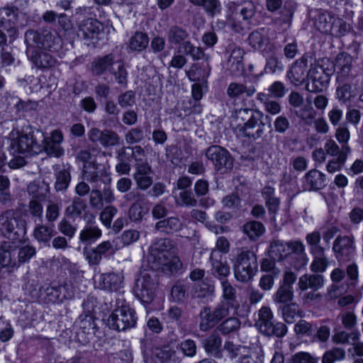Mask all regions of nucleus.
<instances>
[{
  "mask_svg": "<svg viewBox=\"0 0 363 363\" xmlns=\"http://www.w3.org/2000/svg\"><path fill=\"white\" fill-rule=\"evenodd\" d=\"M4 16H12L13 18L18 21L21 27L29 25L33 20L28 11L20 10L16 6H11L2 9L0 11V26H4Z\"/></svg>",
  "mask_w": 363,
  "mask_h": 363,
  "instance_id": "393cba45",
  "label": "nucleus"
},
{
  "mask_svg": "<svg viewBox=\"0 0 363 363\" xmlns=\"http://www.w3.org/2000/svg\"><path fill=\"white\" fill-rule=\"evenodd\" d=\"M203 345L207 353L216 358L222 357V339L216 331H214L203 340Z\"/></svg>",
  "mask_w": 363,
  "mask_h": 363,
  "instance_id": "2f4dec72",
  "label": "nucleus"
},
{
  "mask_svg": "<svg viewBox=\"0 0 363 363\" xmlns=\"http://www.w3.org/2000/svg\"><path fill=\"white\" fill-rule=\"evenodd\" d=\"M135 172L133 178L135 181L137 187L143 191L149 189L152 183L153 179L150 176L152 169L147 162L136 163L135 164Z\"/></svg>",
  "mask_w": 363,
  "mask_h": 363,
  "instance_id": "412c9836",
  "label": "nucleus"
},
{
  "mask_svg": "<svg viewBox=\"0 0 363 363\" xmlns=\"http://www.w3.org/2000/svg\"><path fill=\"white\" fill-rule=\"evenodd\" d=\"M281 313L286 323H292L298 314V306L295 303L286 304L281 308Z\"/></svg>",
  "mask_w": 363,
  "mask_h": 363,
  "instance_id": "052dcab7",
  "label": "nucleus"
},
{
  "mask_svg": "<svg viewBox=\"0 0 363 363\" xmlns=\"http://www.w3.org/2000/svg\"><path fill=\"white\" fill-rule=\"evenodd\" d=\"M206 157L211 160L215 170L225 174L233 167V159L230 152L220 145H211L206 151Z\"/></svg>",
  "mask_w": 363,
  "mask_h": 363,
  "instance_id": "4468645a",
  "label": "nucleus"
},
{
  "mask_svg": "<svg viewBox=\"0 0 363 363\" xmlns=\"http://www.w3.org/2000/svg\"><path fill=\"white\" fill-rule=\"evenodd\" d=\"M53 226L38 224L33 230V236L39 242H48L55 235Z\"/></svg>",
  "mask_w": 363,
  "mask_h": 363,
  "instance_id": "c03bdc74",
  "label": "nucleus"
},
{
  "mask_svg": "<svg viewBox=\"0 0 363 363\" xmlns=\"http://www.w3.org/2000/svg\"><path fill=\"white\" fill-rule=\"evenodd\" d=\"M107 176L106 171L103 165L91 161L83 167V177L87 182L96 184L98 182H104Z\"/></svg>",
  "mask_w": 363,
  "mask_h": 363,
  "instance_id": "bb28decb",
  "label": "nucleus"
},
{
  "mask_svg": "<svg viewBox=\"0 0 363 363\" xmlns=\"http://www.w3.org/2000/svg\"><path fill=\"white\" fill-rule=\"evenodd\" d=\"M257 256L250 250H242L237 254L233 262L235 279L242 283L251 281L257 272Z\"/></svg>",
  "mask_w": 363,
  "mask_h": 363,
  "instance_id": "39448f33",
  "label": "nucleus"
},
{
  "mask_svg": "<svg viewBox=\"0 0 363 363\" xmlns=\"http://www.w3.org/2000/svg\"><path fill=\"white\" fill-rule=\"evenodd\" d=\"M125 139L130 145L140 143L144 139L143 130L139 127L131 128L125 134Z\"/></svg>",
  "mask_w": 363,
  "mask_h": 363,
  "instance_id": "69168bd1",
  "label": "nucleus"
},
{
  "mask_svg": "<svg viewBox=\"0 0 363 363\" xmlns=\"http://www.w3.org/2000/svg\"><path fill=\"white\" fill-rule=\"evenodd\" d=\"M113 245L110 241H104L96 247H84L83 254L91 267L95 268L100 264L102 256L109 252H113Z\"/></svg>",
  "mask_w": 363,
  "mask_h": 363,
  "instance_id": "6ab92c4d",
  "label": "nucleus"
},
{
  "mask_svg": "<svg viewBox=\"0 0 363 363\" xmlns=\"http://www.w3.org/2000/svg\"><path fill=\"white\" fill-rule=\"evenodd\" d=\"M104 139L103 147L106 148L118 145L121 141V137L116 132L108 129H105Z\"/></svg>",
  "mask_w": 363,
  "mask_h": 363,
  "instance_id": "0e129e2a",
  "label": "nucleus"
},
{
  "mask_svg": "<svg viewBox=\"0 0 363 363\" xmlns=\"http://www.w3.org/2000/svg\"><path fill=\"white\" fill-rule=\"evenodd\" d=\"M102 30V24L96 18H89L82 21L79 24V35L86 40L98 38Z\"/></svg>",
  "mask_w": 363,
  "mask_h": 363,
  "instance_id": "4be33fe9",
  "label": "nucleus"
},
{
  "mask_svg": "<svg viewBox=\"0 0 363 363\" xmlns=\"http://www.w3.org/2000/svg\"><path fill=\"white\" fill-rule=\"evenodd\" d=\"M150 38L147 33L136 31L129 40L128 48L131 51L142 52L149 44Z\"/></svg>",
  "mask_w": 363,
  "mask_h": 363,
  "instance_id": "58836bf2",
  "label": "nucleus"
},
{
  "mask_svg": "<svg viewBox=\"0 0 363 363\" xmlns=\"http://www.w3.org/2000/svg\"><path fill=\"white\" fill-rule=\"evenodd\" d=\"M118 209L113 206H107L100 213V220L107 228L111 225L112 219L117 213Z\"/></svg>",
  "mask_w": 363,
  "mask_h": 363,
  "instance_id": "338daca9",
  "label": "nucleus"
},
{
  "mask_svg": "<svg viewBox=\"0 0 363 363\" xmlns=\"http://www.w3.org/2000/svg\"><path fill=\"white\" fill-rule=\"evenodd\" d=\"M230 55L229 56L227 67L232 73H236L242 69V58L244 51L239 47L230 46Z\"/></svg>",
  "mask_w": 363,
  "mask_h": 363,
  "instance_id": "f704fd0d",
  "label": "nucleus"
},
{
  "mask_svg": "<svg viewBox=\"0 0 363 363\" xmlns=\"http://www.w3.org/2000/svg\"><path fill=\"white\" fill-rule=\"evenodd\" d=\"M324 281V277L322 274L318 273L311 274H305L299 277L298 287V289L302 291L308 289L317 291L323 286Z\"/></svg>",
  "mask_w": 363,
  "mask_h": 363,
  "instance_id": "c756f323",
  "label": "nucleus"
},
{
  "mask_svg": "<svg viewBox=\"0 0 363 363\" xmlns=\"http://www.w3.org/2000/svg\"><path fill=\"white\" fill-rule=\"evenodd\" d=\"M138 317L133 308L129 306H122L116 308L108 316L107 325L111 329L125 331L134 328Z\"/></svg>",
  "mask_w": 363,
  "mask_h": 363,
  "instance_id": "ddd939ff",
  "label": "nucleus"
},
{
  "mask_svg": "<svg viewBox=\"0 0 363 363\" xmlns=\"http://www.w3.org/2000/svg\"><path fill=\"white\" fill-rule=\"evenodd\" d=\"M273 314L269 307L263 306L258 312V318L255 325L266 336L284 337L287 332V327L283 323H274Z\"/></svg>",
  "mask_w": 363,
  "mask_h": 363,
  "instance_id": "f8f14e48",
  "label": "nucleus"
},
{
  "mask_svg": "<svg viewBox=\"0 0 363 363\" xmlns=\"http://www.w3.org/2000/svg\"><path fill=\"white\" fill-rule=\"evenodd\" d=\"M183 223L177 217L171 216L156 223L155 228L165 234H170L182 229Z\"/></svg>",
  "mask_w": 363,
  "mask_h": 363,
  "instance_id": "72a5a7b5",
  "label": "nucleus"
},
{
  "mask_svg": "<svg viewBox=\"0 0 363 363\" xmlns=\"http://www.w3.org/2000/svg\"><path fill=\"white\" fill-rule=\"evenodd\" d=\"M86 208V203L85 201L79 197H75L73 199L71 204L65 208V214L69 218L75 219L81 216Z\"/></svg>",
  "mask_w": 363,
  "mask_h": 363,
  "instance_id": "79ce46f5",
  "label": "nucleus"
},
{
  "mask_svg": "<svg viewBox=\"0 0 363 363\" xmlns=\"http://www.w3.org/2000/svg\"><path fill=\"white\" fill-rule=\"evenodd\" d=\"M316 327L305 320H300L294 326V331L301 335L311 336L313 334Z\"/></svg>",
  "mask_w": 363,
  "mask_h": 363,
  "instance_id": "680f3d73",
  "label": "nucleus"
},
{
  "mask_svg": "<svg viewBox=\"0 0 363 363\" xmlns=\"http://www.w3.org/2000/svg\"><path fill=\"white\" fill-rule=\"evenodd\" d=\"M256 92V89L252 84L247 83L231 82L227 89V95L233 99L250 98Z\"/></svg>",
  "mask_w": 363,
  "mask_h": 363,
  "instance_id": "cd10ccee",
  "label": "nucleus"
},
{
  "mask_svg": "<svg viewBox=\"0 0 363 363\" xmlns=\"http://www.w3.org/2000/svg\"><path fill=\"white\" fill-rule=\"evenodd\" d=\"M56 182L55 189L57 191H65L71 182L69 167L62 168L56 173Z\"/></svg>",
  "mask_w": 363,
  "mask_h": 363,
  "instance_id": "09e8293b",
  "label": "nucleus"
},
{
  "mask_svg": "<svg viewBox=\"0 0 363 363\" xmlns=\"http://www.w3.org/2000/svg\"><path fill=\"white\" fill-rule=\"evenodd\" d=\"M313 260L310 269L315 273H323L330 265V260L325 254L328 247L320 245L321 234L319 230H313L306 236Z\"/></svg>",
  "mask_w": 363,
  "mask_h": 363,
  "instance_id": "0eeeda50",
  "label": "nucleus"
},
{
  "mask_svg": "<svg viewBox=\"0 0 363 363\" xmlns=\"http://www.w3.org/2000/svg\"><path fill=\"white\" fill-rule=\"evenodd\" d=\"M268 255L277 262L284 260L290 255L288 242L280 240H273L268 249Z\"/></svg>",
  "mask_w": 363,
  "mask_h": 363,
  "instance_id": "473e14b6",
  "label": "nucleus"
},
{
  "mask_svg": "<svg viewBox=\"0 0 363 363\" xmlns=\"http://www.w3.org/2000/svg\"><path fill=\"white\" fill-rule=\"evenodd\" d=\"M265 6L271 13L279 11L271 20L270 24L272 26L283 31L291 27L296 10L294 3L286 1L283 4L282 0H266Z\"/></svg>",
  "mask_w": 363,
  "mask_h": 363,
  "instance_id": "423d86ee",
  "label": "nucleus"
},
{
  "mask_svg": "<svg viewBox=\"0 0 363 363\" xmlns=\"http://www.w3.org/2000/svg\"><path fill=\"white\" fill-rule=\"evenodd\" d=\"M26 55L34 66L38 69H49L55 66L56 59L49 52L43 50L26 51Z\"/></svg>",
  "mask_w": 363,
  "mask_h": 363,
  "instance_id": "b1692460",
  "label": "nucleus"
},
{
  "mask_svg": "<svg viewBox=\"0 0 363 363\" xmlns=\"http://www.w3.org/2000/svg\"><path fill=\"white\" fill-rule=\"evenodd\" d=\"M63 140V134L60 130H52L49 137L43 135V140L40 142L41 153L44 152L49 157H61L65 152L63 147L61 146Z\"/></svg>",
  "mask_w": 363,
  "mask_h": 363,
  "instance_id": "dca6fc26",
  "label": "nucleus"
},
{
  "mask_svg": "<svg viewBox=\"0 0 363 363\" xmlns=\"http://www.w3.org/2000/svg\"><path fill=\"white\" fill-rule=\"evenodd\" d=\"M118 104L122 108L133 106L135 103V94L133 91H127L118 96Z\"/></svg>",
  "mask_w": 363,
  "mask_h": 363,
  "instance_id": "e2e57ef3",
  "label": "nucleus"
},
{
  "mask_svg": "<svg viewBox=\"0 0 363 363\" xmlns=\"http://www.w3.org/2000/svg\"><path fill=\"white\" fill-rule=\"evenodd\" d=\"M264 114L257 109L240 108L235 112V131L240 136L253 141L269 144L270 138L265 133V123L262 121Z\"/></svg>",
  "mask_w": 363,
  "mask_h": 363,
  "instance_id": "f257e3e1",
  "label": "nucleus"
},
{
  "mask_svg": "<svg viewBox=\"0 0 363 363\" xmlns=\"http://www.w3.org/2000/svg\"><path fill=\"white\" fill-rule=\"evenodd\" d=\"M0 232L11 240H21L26 233V222L16 217L13 211H6L0 216Z\"/></svg>",
  "mask_w": 363,
  "mask_h": 363,
  "instance_id": "6e6552de",
  "label": "nucleus"
},
{
  "mask_svg": "<svg viewBox=\"0 0 363 363\" xmlns=\"http://www.w3.org/2000/svg\"><path fill=\"white\" fill-rule=\"evenodd\" d=\"M222 286V300L224 303H228L230 306L238 308V303L236 300V289L228 281V280L220 282Z\"/></svg>",
  "mask_w": 363,
  "mask_h": 363,
  "instance_id": "a18cd8bd",
  "label": "nucleus"
},
{
  "mask_svg": "<svg viewBox=\"0 0 363 363\" xmlns=\"http://www.w3.org/2000/svg\"><path fill=\"white\" fill-rule=\"evenodd\" d=\"M242 232L250 240H256L264 234L265 228L259 221L250 220L243 225Z\"/></svg>",
  "mask_w": 363,
  "mask_h": 363,
  "instance_id": "ea45409f",
  "label": "nucleus"
},
{
  "mask_svg": "<svg viewBox=\"0 0 363 363\" xmlns=\"http://www.w3.org/2000/svg\"><path fill=\"white\" fill-rule=\"evenodd\" d=\"M335 16L330 12H320L315 21V25L318 30L325 33H332Z\"/></svg>",
  "mask_w": 363,
  "mask_h": 363,
  "instance_id": "c9c22d12",
  "label": "nucleus"
},
{
  "mask_svg": "<svg viewBox=\"0 0 363 363\" xmlns=\"http://www.w3.org/2000/svg\"><path fill=\"white\" fill-rule=\"evenodd\" d=\"M230 308H236L228 303L219 302L213 308L208 306L203 308L200 312L199 328L201 331H207L213 328L230 314Z\"/></svg>",
  "mask_w": 363,
  "mask_h": 363,
  "instance_id": "9d476101",
  "label": "nucleus"
},
{
  "mask_svg": "<svg viewBox=\"0 0 363 363\" xmlns=\"http://www.w3.org/2000/svg\"><path fill=\"white\" fill-rule=\"evenodd\" d=\"M189 37V32L182 26L174 25L167 31V38L169 43L173 45H182Z\"/></svg>",
  "mask_w": 363,
  "mask_h": 363,
  "instance_id": "4c0bfd02",
  "label": "nucleus"
},
{
  "mask_svg": "<svg viewBox=\"0 0 363 363\" xmlns=\"http://www.w3.org/2000/svg\"><path fill=\"white\" fill-rule=\"evenodd\" d=\"M344 82L338 83L336 89V98L341 103H347L355 96V92L352 87L351 84Z\"/></svg>",
  "mask_w": 363,
  "mask_h": 363,
  "instance_id": "de8ad7c7",
  "label": "nucleus"
},
{
  "mask_svg": "<svg viewBox=\"0 0 363 363\" xmlns=\"http://www.w3.org/2000/svg\"><path fill=\"white\" fill-rule=\"evenodd\" d=\"M345 357V351L340 347H334L327 351L322 359L323 363H334L336 361H340Z\"/></svg>",
  "mask_w": 363,
  "mask_h": 363,
  "instance_id": "4d7b16f0",
  "label": "nucleus"
},
{
  "mask_svg": "<svg viewBox=\"0 0 363 363\" xmlns=\"http://www.w3.org/2000/svg\"><path fill=\"white\" fill-rule=\"evenodd\" d=\"M43 140V133L30 125H25L18 137L11 140L10 152L12 155H38L41 153L40 142Z\"/></svg>",
  "mask_w": 363,
  "mask_h": 363,
  "instance_id": "f03ea898",
  "label": "nucleus"
},
{
  "mask_svg": "<svg viewBox=\"0 0 363 363\" xmlns=\"http://www.w3.org/2000/svg\"><path fill=\"white\" fill-rule=\"evenodd\" d=\"M157 285L158 281L154 271H140L135 279L133 294L140 303L147 307L155 299Z\"/></svg>",
  "mask_w": 363,
  "mask_h": 363,
  "instance_id": "7ed1b4c3",
  "label": "nucleus"
},
{
  "mask_svg": "<svg viewBox=\"0 0 363 363\" xmlns=\"http://www.w3.org/2000/svg\"><path fill=\"white\" fill-rule=\"evenodd\" d=\"M352 57L346 52L338 54L333 64V73H336V81L337 83H343L346 81L352 80L354 78L351 73Z\"/></svg>",
  "mask_w": 363,
  "mask_h": 363,
  "instance_id": "f3484780",
  "label": "nucleus"
},
{
  "mask_svg": "<svg viewBox=\"0 0 363 363\" xmlns=\"http://www.w3.org/2000/svg\"><path fill=\"white\" fill-rule=\"evenodd\" d=\"M16 267H19L22 264L29 262L36 254L35 247L29 245L16 247Z\"/></svg>",
  "mask_w": 363,
  "mask_h": 363,
  "instance_id": "49530a36",
  "label": "nucleus"
},
{
  "mask_svg": "<svg viewBox=\"0 0 363 363\" xmlns=\"http://www.w3.org/2000/svg\"><path fill=\"white\" fill-rule=\"evenodd\" d=\"M115 55L109 53L104 56H99L91 63V71L94 75L100 76L106 73H111L117 61Z\"/></svg>",
  "mask_w": 363,
  "mask_h": 363,
  "instance_id": "a878e982",
  "label": "nucleus"
},
{
  "mask_svg": "<svg viewBox=\"0 0 363 363\" xmlns=\"http://www.w3.org/2000/svg\"><path fill=\"white\" fill-rule=\"evenodd\" d=\"M24 40L27 46L26 51L55 48L54 45L60 41L58 36L48 29L40 31L28 30L24 34Z\"/></svg>",
  "mask_w": 363,
  "mask_h": 363,
  "instance_id": "9b49d317",
  "label": "nucleus"
},
{
  "mask_svg": "<svg viewBox=\"0 0 363 363\" xmlns=\"http://www.w3.org/2000/svg\"><path fill=\"white\" fill-rule=\"evenodd\" d=\"M145 203H132L128 209V217L132 221H140L146 214Z\"/></svg>",
  "mask_w": 363,
  "mask_h": 363,
  "instance_id": "bf43d9fd",
  "label": "nucleus"
},
{
  "mask_svg": "<svg viewBox=\"0 0 363 363\" xmlns=\"http://www.w3.org/2000/svg\"><path fill=\"white\" fill-rule=\"evenodd\" d=\"M274 301L279 303H286L290 302L294 298V290L288 286L280 285L274 295Z\"/></svg>",
  "mask_w": 363,
  "mask_h": 363,
  "instance_id": "6e6d98bb",
  "label": "nucleus"
},
{
  "mask_svg": "<svg viewBox=\"0 0 363 363\" xmlns=\"http://www.w3.org/2000/svg\"><path fill=\"white\" fill-rule=\"evenodd\" d=\"M288 246L289 247L290 254L293 252L301 257V259L300 261L299 264L295 265L294 267L298 269L303 266H305L306 264V260L304 259L306 254L305 246L303 243L300 240L290 241L288 242Z\"/></svg>",
  "mask_w": 363,
  "mask_h": 363,
  "instance_id": "5fc2aeb1",
  "label": "nucleus"
},
{
  "mask_svg": "<svg viewBox=\"0 0 363 363\" xmlns=\"http://www.w3.org/2000/svg\"><path fill=\"white\" fill-rule=\"evenodd\" d=\"M325 175L313 169L308 171L303 178V189L304 191H318L326 186Z\"/></svg>",
  "mask_w": 363,
  "mask_h": 363,
  "instance_id": "5701e85b",
  "label": "nucleus"
},
{
  "mask_svg": "<svg viewBox=\"0 0 363 363\" xmlns=\"http://www.w3.org/2000/svg\"><path fill=\"white\" fill-rule=\"evenodd\" d=\"M194 6L201 7L206 13L214 17L221 13L222 5L220 0H189Z\"/></svg>",
  "mask_w": 363,
  "mask_h": 363,
  "instance_id": "e433bc0d",
  "label": "nucleus"
},
{
  "mask_svg": "<svg viewBox=\"0 0 363 363\" xmlns=\"http://www.w3.org/2000/svg\"><path fill=\"white\" fill-rule=\"evenodd\" d=\"M172 247V245L169 239L162 238L157 240L151 246L150 260L157 263V267L162 269L166 267L171 272L178 270L181 267L182 263L170 252Z\"/></svg>",
  "mask_w": 363,
  "mask_h": 363,
  "instance_id": "20e7f679",
  "label": "nucleus"
},
{
  "mask_svg": "<svg viewBox=\"0 0 363 363\" xmlns=\"http://www.w3.org/2000/svg\"><path fill=\"white\" fill-rule=\"evenodd\" d=\"M116 69L113 67L111 74L114 77L115 81L120 85L126 87L128 84V71L122 62L117 61L115 65Z\"/></svg>",
  "mask_w": 363,
  "mask_h": 363,
  "instance_id": "864d4df0",
  "label": "nucleus"
},
{
  "mask_svg": "<svg viewBox=\"0 0 363 363\" xmlns=\"http://www.w3.org/2000/svg\"><path fill=\"white\" fill-rule=\"evenodd\" d=\"M98 279V286L108 291H117L122 286L123 277L113 272L101 274Z\"/></svg>",
  "mask_w": 363,
  "mask_h": 363,
  "instance_id": "c85d7f7f",
  "label": "nucleus"
},
{
  "mask_svg": "<svg viewBox=\"0 0 363 363\" xmlns=\"http://www.w3.org/2000/svg\"><path fill=\"white\" fill-rule=\"evenodd\" d=\"M152 354L161 363H180L182 361L177 350L169 345L155 347L152 350Z\"/></svg>",
  "mask_w": 363,
  "mask_h": 363,
  "instance_id": "7c9ffc66",
  "label": "nucleus"
},
{
  "mask_svg": "<svg viewBox=\"0 0 363 363\" xmlns=\"http://www.w3.org/2000/svg\"><path fill=\"white\" fill-rule=\"evenodd\" d=\"M179 348L184 356L192 357L196 353V345L194 340L186 339L179 344Z\"/></svg>",
  "mask_w": 363,
  "mask_h": 363,
  "instance_id": "774afa93",
  "label": "nucleus"
},
{
  "mask_svg": "<svg viewBox=\"0 0 363 363\" xmlns=\"http://www.w3.org/2000/svg\"><path fill=\"white\" fill-rule=\"evenodd\" d=\"M49 185L45 182H33L27 187L28 194L35 200H43L49 192Z\"/></svg>",
  "mask_w": 363,
  "mask_h": 363,
  "instance_id": "a19ab883",
  "label": "nucleus"
},
{
  "mask_svg": "<svg viewBox=\"0 0 363 363\" xmlns=\"http://www.w3.org/2000/svg\"><path fill=\"white\" fill-rule=\"evenodd\" d=\"M65 290V286H50L46 289V295L50 301L55 302L57 301H62L63 298H71L72 295L64 294L61 296L62 291Z\"/></svg>",
  "mask_w": 363,
  "mask_h": 363,
  "instance_id": "13d9d810",
  "label": "nucleus"
},
{
  "mask_svg": "<svg viewBox=\"0 0 363 363\" xmlns=\"http://www.w3.org/2000/svg\"><path fill=\"white\" fill-rule=\"evenodd\" d=\"M284 69V65L281 60L279 55L275 52H272L266 57V65L264 70L267 73H275L276 72H281Z\"/></svg>",
  "mask_w": 363,
  "mask_h": 363,
  "instance_id": "8fccbe9b",
  "label": "nucleus"
},
{
  "mask_svg": "<svg viewBox=\"0 0 363 363\" xmlns=\"http://www.w3.org/2000/svg\"><path fill=\"white\" fill-rule=\"evenodd\" d=\"M8 104L13 105L16 111L27 112L29 111L35 110L37 107V103L32 101H23L16 96L9 94L8 98Z\"/></svg>",
  "mask_w": 363,
  "mask_h": 363,
  "instance_id": "37998d69",
  "label": "nucleus"
},
{
  "mask_svg": "<svg viewBox=\"0 0 363 363\" xmlns=\"http://www.w3.org/2000/svg\"><path fill=\"white\" fill-rule=\"evenodd\" d=\"M212 275L222 282L228 280L230 267L223 255L218 250H212L210 255Z\"/></svg>",
  "mask_w": 363,
  "mask_h": 363,
  "instance_id": "a211bd4d",
  "label": "nucleus"
},
{
  "mask_svg": "<svg viewBox=\"0 0 363 363\" xmlns=\"http://www.w3.org/2000/svg\"><path fill=\"white\" fill-rule=\"evenodd\" d=\"M333 251L340 264L350 261L355 252L354 237L352 235H338L333 242Z\"/></svg>",
  "mask_w": 363,
  "mask_h": 363,
  "instance_id": "2eb2a0df",
  "label": "nucleus"
},
{
  "mask_svg": "<svg viewBox=\"0 0 363 363\" xmlns=\"http://www.w3.org/2000/svg\"><path fill=\"white\" fill-rule=\"evenodd\" d=\"M101 236V230L96 225H86L79 233V240L82 242L95 241Z\"/></svg>",
  "mask_w": 363,
  "mask_h": 363,
  "instance_id": "603ef678",
  "label": "nucleus"
},
{
  "mask_svg": "<svg viewBox=\"0 0 363 363\" xmlns=\"http://www.w3.org/2000/svg\"><path fill=\"white\" fill-rule=\"evenodd\" d=\"M333 69L319 64L311 65L306 75V89L311 93H319L327 90Z\"/></svg>",
  "mask_w": 363,
  "mask_h": 363,
  "instance_id": "1a4fd4ad",
  "label": "nucleus"
},
{
  "mask_svg": "<svg viewBox=\"0 0 363 363\" xmlns=\"http://www.w3.org/2000/svg\"><path fill=\"white\" fill-rule=\"evenodd\" d=\"M240 327V321L235 317H230L225 319L216 328V331L223 335H228L238 330Z\"/></svg>",
  "mask_w": 363,
  "mask_h": 363,
  "instance_id": "3c124183",
  "label": "nucleus"
},
{
  "mask_svg": "<svg viewBox=\"0 0 363 363\" xmlns=\"http://www.w3.org/2000/svg\"><path fill=\"white\" fill-rule=\"evenodd\" d=\"M308 58L307 55H303L300 59L296 60L290 70L287 72V77L295 86L303 84L308 73Z\"/></svg>",
  "mask_w": 363,
  "mask_h": 363,
  "instance_id": "aec40b11",
  "label": "nucleus"
}]
</instances>
